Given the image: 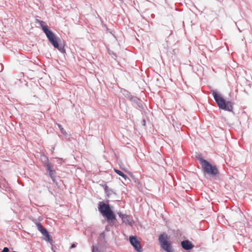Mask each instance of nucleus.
Instances as JSON below:
<instances>
[{
	"label": "nucleus",
	"instance_id": "2",
	"mask_svg": "<svg viewBox=\"0 0 252 252\" xmlns=\"http://www.w3.org/2000/svg\"><path fill=\"white\" fill-rule=\"evenodd\" d=\"M98 210L102 216L106 217L108 221H112L116 220V216L109 204L100 202L98 204Z\"/></svg>",
	"mask_w": 252,
	"mask_h": 252
},
{
	"label": "nucleus",
	"instance_id": "15",
	"mask_svg": "<svg viewBox=\"0 0 252 252\" xmlns=\"http://www.w3.org/2000/svg\"><path fill=\"white\" fill-rule=\"evenodd\" d=\"M9 252V249L7 247L4 248L3 250L1 252Z\"/></svg>",
	"mask_w": 252,
	"mask_h": 252
},
{
	"label": "nucleus",
	"instance_id": "12",
	"mask_svg": "<svg viewBox=\"0 0 252 252\" xmlns=\"http://www.w3.org/2000/svg\"><path fill=\"white\" fill-rule=\"evenodd\" d=\"M47 166V170L50 172V175L52 176V175L54 174L55 172L54 170H53V168L52 166L50 164H48Z\"/></svg>",
	"mask_w": 252,
	"mask_h": 252
},
{
	"label": "nucleus",
	"instance_id": "9",
	"mask_svg": "<svg viewBox=\"0 0 252 252\" xmlns=\"http://www.w3.org/2000/svg\"><path fill=\"white\" fill-rule=\"evenodd\" d=\"M42 234L44 236V239L45 241L49 242L50 244H52L53 243V239L50 237L47 230L45 231V232L44 231L43 233H42Z\"/></svg>",
	"mask_w": 252,
	"mask_h": 252
},
{
	"label": "nucleus",
	"instance_id": "8",
	"mask_svg": "<svg viewBox=\"0 0 252 252\" xmlns=\"http://www.w3.org/2000/svg\"><path fill=\"white\" fill-rule=\"evenodd\" d=\"M119 217L122 219L123 222L126 224H130L131 220H130V217L126 215L123 214L121 213H118Z\"/></svg>",
	"mask_w": 252,
	"mask_h": 252
},
{
	"label": "nucleus",
	"instance_id": "10",
	"mask_svg": "<svg viewBox=\"0 0 252 252\" xmlns=\"http://www.w3.org/2000/svg\"><path fill=\"white\" fill-rule=\"evenodd\" d=\"M114 171L117 174H118L119 175L122 177L125 180H126L127 178H128L127 176L126 175H125L123 172H122L121 171H120L118 169H114Z\"/></svg>",
	"mask_w": 252,
	"mask_h": 252
},
{
	"label": "nucleus",
	"instance_id": "5",
	"mask_svg": "<svg viewBox=\"0 0 252 252\" xmlns=\"http://www.w3.org/2000/svg\"><path fill=\"white\" fill-rule=\"evenodd\" d=\"M201 164L204 170L208 174L216 175L218 174V170L215 166H213L208 161L202 159L201 161Z\"/></svg>",
	"mask_w": 252,
	"mask_h": 252
},
{
	"label": "nucleus",
	"instance_id": "14",
	"mask_svg": "<svg viewBox=\"0 0 252 252\" xmlns=\"http://www.w3.org/2000/svg\"><path fill=\"white\" fill-rule=\"evenodd\" d=\"M58 126L61 131V132L63 133H64V129L62 127V126L60 125H58Z\"/></svg>",
	"mask_w": 252,
	"mask_h": 252
},
{
	"label": "nucleus",
	"instance_id": "16",
	"mask_svg": "<svg viewBox=\"0 0 252 252\" xmlns=\"http://www.w3.org/2000/svg\"><path fill=\"white\" fill-rule=\"evenodd\" d=\"M76 247V245L75 244H73L71 246V248H75Z\"/></svg>",
	"mask_w": 252,
	"mask_h": 252
},
{
	"label": "nucleus",
	"instance_id": "7",
	"mask_svg": "<svg viewBox=\"0 0 252 252\" xmlns=\"http://www.w3.org/2000/svg\"><path fill=\"white\" fill-rule=\"evenodd\" d=\"M181 245L183 249L186 250H190L194 247L193 245L189 240L183 241L181 242Z\"/></svg>",
	"mask_w": 252,
	"mask_h": 252
},
{
	"label": "nucleus",
	"instance_id": "1",
	"mask_svg": "<svg viewBox=\"0 0 252 252\" xmlns=\"http://www.w3.org/2000/svg\"><path fill=\"white\" fill-rule=\"evenodd\" d=\"M36 22L40 24L42 30L45 33L50 43L55 48H57L61 51L63 50V48L59 47L56 35L51 30H49L48 26L46 24L45 22L38 19L36 20Z\"/></svg>",
	"mask_w": 252,
	"mask_h": 252
},
{
	"label": "nucleus",
	"instance_id": "6",
	"mask_svg": "<svg viewBox=\"0 0 252 252\" xmlns=\"http://www.w3.org/2000/svg\"><path fill=\"white\" fill-rule=\"evenodd\" d=\"M129 242L137 252H142L143 250L140 244V242L138 240L136 237L133 236H130Z\"/></svg>",
	"mask_w": 252,
	"mask_h": 252
},
{
	"label": "nucleus",
	"instance_id": "3",
	"mask_svg": "<svg viewBox=\"0 0 252 252\" xmlns=\"http://www.w3.org/2000/svg\"><path fill=\"white\" fill-rule=\"evenodd\" d=\"M213 94L215 101L220 109L230 112L232 111L233 108L232 102L225 101L221 95L216 92H213Z\"/></svg>",
	"mask_w": 252,
	"mask_h": 252
},
{
	"label": "nucleus",
	"instance_id": "13",
	"mask_svg": "<svg viewBox=\"0 0 252 252\" xmlns=\"http://www.w3.org/2000/svg\"><path fill=\"white\" fill-rule=\"evenodd\" d=\"M92 252H98V248L95 247H94V246H93V250H92Z\"/></svg>",
	"mask_w": 252,
	"mask_h": 252
},
{
	"label": "nucleus",
	"instance_id": "11",
	"mask_svg": "<svg viewBox=\"0 0 252 252\" xmlns=\"http://www.w3.org/2000/svg\"><path fill=\"white\" fill-rule=\"evenodd\" d=\"M36 226L38 230L41 233H43V232L46 230V229L43 227V226L40 223H37Z\"/></svg>",
	"mask_w": 252,
	"mask_h": 252
},
{
	"label": "nucleus",
	"instance_id": "4",
	"mask_svg": "<svg viewBox=\"0 0 252 252\" xmlns=\"http://www.w3.org/2000/svg\"><path fill=\"white\" fill-rule=\"evenodd\" d=\"M160 247L167 252H173L170 237L165 233L161 234L158 238Z\"/></svg>",
	"mask_w": 252,
	"mask_h": 252
}]
</instances>
